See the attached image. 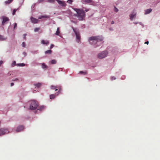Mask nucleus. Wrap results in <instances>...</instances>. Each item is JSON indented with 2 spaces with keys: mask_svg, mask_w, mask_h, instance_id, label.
Listing matches in <instances>:
<instances>
[{
  "mask_svg": "<svg viewBox=\"0 0 160 160\" xmlns=\"http://www.w3.org/2000/svg\"><path fill=\"white\" fill-rule=\"evenodd\" d=\"M103 40V37L101 36L92 37L89 38V41L92 44L95 45L98 44L99 42H102Z\"/></svg>",
  "mask_w": 160,
  "mask_h": 160,
  "instance_id": "nucleus-1",
  "label": "nucleus"
},
{
  "mask_svg": "<svg viewBox=\"0 0 160 160\" xmlns=\"http://www.w3.org/2000/svg\"><path fill=\"white\" fill-rule=\"evenodd\" d=\"M55 0H48V2H50L53 3Z\"/></svg>",
  "mask_w": 160,
  "mask_h": 160,
  "instance_id": "nucleus-31",
  "label": "nucleus"
},
{
  "mask_svg": "<svg viewBox=\"0 0 160 160\" xmlns=\"http://www.w3.org/2000/svg\"><path fill=\"white\" fill-rule=\"evenodd\" d=\"M31 20L32 22L34 23H37L38 21V19H36L32 17L31 18Z\"/></svg>",
  "mask_w": 160,
  "mask_h": 160,
  "instance_id": "nucleus-11",
  "label": "nucleus"
},
{
  "mask_svg": "<svg viewBox=\"0 0 160 160\" xmlns=\"http://www.w3.org/2000/svg\"><path fill=\"white\" fill-rule=\"evenodd\" d=\"M71 2H72V1L71 0H70V3H71Z\"/></svg>",
  "mask_w": 160,
  "mask_h": 160,
  "instance_id": "nucleus-45",
  "label": "nucleus"
},
{
  "mask_svg": "<svg viewBox=\"0 0 160 160\" xmlns=\"http://www.w3.org/2000/svg\"><path fill=\"white\" fill-rule=\"evenodd\" d=\"M3 61H0V66L2 63Z\"/></svg>",
  "mask_w": 160,
  "mask_h": 160,
  "instance_id": "nucleus-37",
  "label": "nucleus"
},
{
  "mask_svg": "<svg viewBox=\"0 0 160 160\" xmlns=\"http://www.w3.org/2000/svg\"><path fill=\"white\" fill-rule=\"evenodd\" d=\"M17 10V9H14L13 10V12H12L13 15H14L15 14V12Z\"/></svg>",
  "mask_w": 160,
  "mask_h": 160,
  "instance_id": "nucleus-28",
  "label": "nucleus"
},
{
  "mask_svg": "<svg viewBox=\"0 0 160 160\" xmlns=\"http://www.w3.org/2000/svg\"><path fill=\"white\" fill-rule=\"evenodd\" d=\"M92 1L91 0H82V3H90Z\"/></svg>",
  "mask_w": 160,
  "mask_h": 160,
  "instance_id": "nucleus-16",
  "label": "nucleus"
},
{
  "mask_svg": "<svg viewBox=\"0 0 160 160\" xmlns=\"http://www.w3.org/2000/svg\"><path fill=\"white\" fill-rule=\"evenodd\" d=\"M38 107V103L34 100H32L30 102V109L31 110H34L37 109L38 110H42L45 107L43 106H41L37 108Z\"/></svg>",
  "mask_w": 160,
  "mask_h": 160,
  "instance_id": "nucleus-2",
  "label": "nucleus"
},
{
  "mask_svg": "<svg viewBox=\"0 0 160 160\" xmlns=\"http://www.w3.org/2000/svg\"><path fill=\"white\" fill-rule=\"evenodd\" d=\"M43 0H40V2H41Z\"/></svg>",
  "mask_w": 160,
  "mask_h": 160,
  "instance_id": "nucleus-44",
  "label": "nucleus"
},
{
  "mask_svg": "<svg viewBox=\"0 0 160 160\" xmlns=\"http://www.w3.org/2000/svg\"><path fill=\"white\" fill-rule=\"evenodd\" d=\"M114 23V22L113 21H112L111 22V24H113Z\"/></svg>",
  "mask_w": 160,
  "mask_h": 160,
  "instance_id": "nucleus-41",
  "label": "nucleus"
},
{
  "mask_svg": "<svg viewBox=\"0 0 160 160\" xmlns=\"http://www.w3.org/2000/svg\"><path fill=\"white\" fill-rule=\"evenodd\" d=\"M58 3L62 6H66V4L63 1H62L59 0H57Z\"/></svg>",
  "mask_w": 160,
  "mask_h": 160,
  "instance_id": "nucleus-12",
  "label": "nucleus"
},
{
  "mask_svg": "<svg viewBox=\"0 0 160 160\" xmlns=\"http://www.w3.org/2000/svg\"><path fill=\"white\" fill-rule=\"evenodd\" d=\"M22 45L23 47H25L26 46L25 43L24 42H23L22 43Z\"/></svg>",
  "mask_w": 160,
  "mask_h": 160,
  "instance_id": "nucleus-30",
  "label": "nucleus"
},
{
  "mask_svg": "<svg viewBox=\"0 0 160 160\" xmlns=\"http://www.w3.org/2000/svg\"><path fill=\"white\" fill-rule=\"evenodd\" d=\"M23 54L25 56H26V53L25 52H23Z\"/></svg>",
  "mask_w": 160,
  "mask_h": 160,
  "instance_id": "nucleus-40",
  "label": "nucleus"
},
{
  "mask_svg": "<svg viewBox=\"0 0 160 160\" xmlns=\"http://www.w3.org/2000/svg\"><path fill=\"white\" fill-rule=\"evenodd\" d=\"M108 54L107 51H104L102 52L99 53L98 55V57L99 59H102L106 57Z\"/></svg>",
  "mask_w": 160,
  "mask_h": 160,
  "instance_id": "nucleus-4",
  "label": "nucleus"
},
{
  "mask_svg": "<svg viewBox=\"0 0 160 160\" xmlns=\"http://www.w3.org/2000/svg\"><path fill=\"white\" fill-rule=\"evenodd\" d=\"M54 45H53V44H51V46H50V49H52V48L54 47Z\"/></svg>",
  "mask_w": 160,
  "mask_h": 160,
  "instance_id": "nucleus-35",
  "label": "nucleus"
},
{
  "mask_svg": "<svg viewBox=\"0 0 160 160\" xmlns=\"http://www.w3.org/2000/svg\"><path fill=\"white\" fill-rule=\"evenodd\" d=\"M88 10H88V9H86V10H85V11L86 12H87L88 11Z\"/></svg>",
  "mask_w": 160,
  "mask_h": 160,
  "instance_id": "nucleus-43",
  "label": "nucleus"
},
{
  "mask_svg": "<svg viewBox=\"0 0 160 160\" xmlns=\"http://www.w3.org/2000/svg\"><path fill=\"white\" fill-rule=\"evenodd\" d=\"M49 18V17L48 16H40L39 17L38 19H41L43 18Z\"/></svg>",
  "mask_w": 160,
  "mask_h": 160,
  "instance_id": "nucleus-17",
  "label": "nucleus"
},
{
  "mask_svg": "<svg viewBox=\"0 0 160 160\" xmlns=\"http://www.w3.org/2000/svg\"><path fill=\"white\" fill-rule=\"evenodd\" d=\"M111 79L112 80H114L116 79V78L114 77H112L111 78Z\"/></svg>",
  "mask_w": 160,
  "mask_h": 160,
  "instance_id": "nucleus-33",
  "label": "nucleus"
},
{
  "mask_svg": "<svg viewBox=\"0 0 160 160\" xmlns=\"http://www.w3.org/2000/svg\"><path fill=\"white\" fill-rule=\"evenodd\" d=\"M34 85L37 88H39L41 86V84L40 83H38L37 84H34Z\"/></svg>",
  "mask_w": 160,
  "mask_h": 160,
  "instance_id": "nucleus-19",
  "label": "nucleus"
},
{
  "mask_svg": "<svg viewBox=\"0 0 160 160\" xmlns=\"http://www.w3.org/2000/svg\"><path fill=\"white\" fill-rule=\"evenodd\" d=\"M50 62L52 64H55L56 63L57 61L55 59H53L51 60Z\"/></svg>",
  "mask_w": 160,
  "mask_h": 160,
  "instance_id": "nucleus-20",
  "label": "nucleus"
},
{
  "mask_svg": "<svg viewBox=\"0 0 160 160\" xmlns=\"http://www.w3.org/2000/svg\"><path fill=\"white\" fill-rule=\"evenodd\" d=\"M73 29L76 36L77 39L78 40V42H79L80 40V36L78 32H76L74 29Z\"/></svg>",
  "mask_w": 160,
  "mask_h": 160,
  "instance_id": "nucleus-10",
  "label": "nucleus"
},
{
  "mask_svg": "<svg viewBox=\"0 0 160 160\" xmlns=\"http://www.w3.org/2000/svg\"><path fill=\"white\" fill-rule=\"evenodd\" d=\"M50 88L51 89L55 90V91H57L58 89L59 90L58 92H61L62 89L61 87L60 86H55L51 85L50 87Z\"/></svg>",
  "mask_w": 160,
  "mask_h": 160,
  "instance_id": "nucleus-5",
  "label": "nucleus"
},
{
  "mask_svg": "<svg viewBox=\"0 0 160 160\" xmlns=\"http://www.w3.org/2000/svg\"><path fill=\"white\" fill-rule=\"evenodd\" d=\"M24 128V127L23 126H19L17 127L16 131L17 132H20L23 130Z\"/></svg>",
  "mask_w": 160,
  "mask_h": 160,
  "instance_id": "nucleus-8",
  "label": "nucleus"
},
{
  "mask_svg": "<svg viewBox=\"0 0 160 160\" xmlns=\"http://www.w3.org/2000/svg\"><path fill=\"white\" fill-rule=\"evenodd\" d=\"M41 43L43 44H46L47 45L49 43V42L48 41H45L44 40H42L41 41Z\"/></svg>",
  "mask_w": 160,
  "mask_h": 160,
  "instance_id": "nucleus-13",
  "label": "nucleus"
},
{
  "mask_svg": "<svg viewBox=\"0 0 160 160\" xmlns=\"http://www.w3.org/2000/svg\"><path fill=\"white\" fill-rule=\"evenodd\" d=\"M75 10L77 12V17L80 20H83L85 18V12L82 9L76 8Z\"/></svg>",
  "mask_w": 160,
  "mask_h": 160,
  "instance_id": "nucleus-3",
  "label": "nucleus"
},
{
  "mask_svg": "<svg viewBox=\"0 0 160 160\" xmlns=\"http://www.w3.org/2000/svg\"><path fill=\"white\" fill-rule=\"evenodd\" d=\"M136 15V14L135 13H134V12L130 15V18L131 20H132L133 19L134 17Z\"/></svg>",
  "mask_w": 160,
  "mask_h": 160,
  "instance_id": "nucleus-14",
  "label": "nucleus"
},
{
  "mask_svg": "<svg viewBox=\"0 0 160 160\" xmlns=\"http://www.w3.org/2000/svg\"><path fill=\"white\" fill-rule=\"evenodd\" d=\"M6 38H5L3 36L0 35V40H4Z\"/></svg>",
  "mask_w": 160,
  "mask_h": 160,
  "instance_id": "nucleus-23",
  "label": "nucleus"
},
{
  "mask_svg": "<svg viewBox=\"0 0 160 160\" xmlns=\"http://www.w3.org/2000/svg\"><path fill=\"white\" fill-rule=\"evenodd\" d=\"M60 93V92H58L57 93H55V94H52L50 95V98L51 99H54L55 97L59 95Z\"/></svg>",
  "mask_w": 160,
  "mask_h": 160,
  "instance_id": "nucleus-9",
  "label": "nucleus"
},
{
  "mask_svg": "<svg viewBox=\"0 0 160 160\" xmlns=\"http://www.w3.org/2000/svg\"><path fill=\"white\" fill-rule=\"evenodd\" d=\"M42 67L43 68H47V66L45 65V63H42Z\"/></svg>",
  "mask_w": 160,
  "mask_h": 160,
  "instance_id": "nucleus-24",
  "label": "nucleus"
},
{
  "mask_svg": "<svg viewBox=\"0 0 160 160\" xmlns=\"http://www.w3.org/2000/svg\"><path fill=\"white\" fill-rule=\"evenodd\" d=\"M79 73L80 74H83L84 75H86L87 74V72L85 71V72H83L82 71H81L79 72Z\"/></svg>",
  "mask_w": 160,
  "mask_h": 160,
  "instance_id": "nucleus-25",
  "label": "nucleus"
},
{
  "mask_svg": "<svg viewBox=\"0 0 160 160\" xmlns=\"http://www.w3.org/2000/svg\"><path fill=\"white\" fill-rule=\"evenodd\" d=\"M18 81V78H16L15 79H12V81Z\"/></svg>",
  "mask_w": 160,
  "mask_h": 160,
  "instance_id": "nucleus-36",
  "label": "nucleus"
},
{
  "mask_svg": "<svg viewBox=\"0 0 160 160\" xmlns=\"http://www.w3.org/2000/svg\"><path fill=\"white\" fill-rule=\"evenodd\" d=\"M15 63H16V62H15V61H14V62H13V63H12V64H13V65H15Z\"/></svg>",
  "mask_w": 160,
  "mask_h": 160,
  "instance_id": "nucleus-42",
  "label": "nucleus"
},
{
  "mask_svg": "<svg viewBox=\"0 0 160 160\" xmlns=\"http://www.w3.org/2000/svg\"><path fill=\"white\" fill-rule=\"evenodd\" d=\"M9 132V131H8V130L7 129L2 128L0 129V136L4 135Z\"/></svg>",
  "mask_w": 160,
  "mask_h": 160,
  "instance_id": "nucleus-6",
  "label": "nucleus"
},
{
  "mask_svg": "<svg viewBox=\"0 0 160 160\" xmlns=\"http://www.w3.org/2000/svg\"><path fill=\"white\" fill-rule=\"evenodd\" d=\"M18 66H22V67L24 66H25V64L24 63H23L18 64Z\"/></svg>",
  "mask_w": 160,
  "mask_h": 160,
  "instance_id": "nucleus-26",
  "label": "nucleus"
},
{
  "mask_svg": "<svg viewBox=\"0 0 160 160\" xmlns=\"http://www.w3.org/2000/svg\"><path fill=\"white\" fill-rule=\"evenodd\" d=\"M152 11V9L151 8L146 10L145 11V14H147L149 13Z\"/></svg>",
  "mask_w": 160,
  "mask_h": 160,
  "instance_id": "nucleus-15",
  "label": "nucleus"
},
{
  "mask_svg": "<svg viewBox=\"0 0 160 160\" xmlns=\"http://www.w3.org/2000/svg\"><path fill=\"white\" fill-rule=\"evenodd\" d=\"M71 2H72V1L71 0H70V3H71Z\"/></svg>",
  "mask_w": 160,
  "mask_h": 160,
  "instance_id": "nucleus-46",
  "label": "nucleus"
},
{
  "mask_svg": "<svg viewBox=\"0 0 160 160\" xmlns=\"http://www.w3.org/2000/svg\"><path fill=\"white\" fill-rule=\"evenodd\" d=\"M52 52V51L51 50H49L47 51H46L45 53V54H51Z\"/></svg>",
  "mask_w": 160,
  "mask_h": 160,
  "instance_id": "nucleus-18",
  "label": "nucleus"
},
{
  "mask_svg": "<svg viewBox=\"0 0 160 160\" xmlns=\"http://www.w3.org/2000/svg\"><path fill=\"white\" fill-rule=\"evenodd\" d=\"M149 43V42L148 41H147V42H145V44H148Z\"/></svg>",
  "mask_w": 160,
  "mask_h": 160,
  "instance_id": "nucleus-39",
  "label": "nucleus"
},
{
  "mask_svg": "<svg viewBox=\"0 0 160 160\" xmlns=\"http://www.w3.org/2000/svg\"><path fill=\"white\" fill-rule=\"evenodd\" d=\"M114 10L115 12H117L118 11V8H117L115 7H114Z\"/></svg>",
  "mask_w": 160,
  "mask_h": 160,
  "instance_id": "nucleus-29",
  "label": "nucleus"
},
{
  "mask_svg": "<svg viewBox=\"0 0 160 160\" xmlns=\"http://www.w3.org/2000/svg\"><path fill=\"white\" fill-rule=\"evenodd\" d=\"M17 23H14V29H15L16 28H17Z\"/></svg>",
  "mask_w": 160,
  "mask_h": 160,
  "instance_id": "nucleus-32",
  "label": "nucleus"
},
{
  "mask_svg": "<svg viewBox=\"0 0 160 160\" xmlns=\"http://www.w3.org/2000/svg\"><path fill=\"white\" fill-rule=\"evenodd\" d=\"M13 0H8V1H6L5 2V3L6 4H9Z\"/></svg>",
  "mask_w": 160,
  "mask_h": 160,
  "instance_id": "nucleus-21",
  "label": "nucleus"
},
{
  "mask_svg": "<svg viewBox=\"0 0 160 160\" xmlns=\"http://www.w3.org/2000/svg\"><path fill=\"white\" fill-rule=\"evenodd\" d=\"M39 30H40V28H35L34 31L35 32H37Z\"/></svg>",
  "mask_w": 160,
  "mask_h": 160,
  "instance_id": "nucleus-27",
  "label": "nucleus"
},
{
  "mask_svg": "<svg viewBox=\"0 0 160 160\" xmlns=\"http://www.w3.org/2000/svg\"><path fill=\"white\" fill-rule=\"evenodd\" d=\"M27 34H24V35H23V38H24V39H26V36Z\"/></svg>",
  "mask_w": 160,
  "mask_h": 160,
  "instance_id": "nucleus-34",
  "label": "nucleus"
},
{
  "mask_svg": "<svg viewBox=\"0 0 160 160\" xmlns=\"http://www.w3.org/2000/svg\"><path fill=\"white\" fill-rule=\"evenodd\" d=\"M1 18L2 19V25H4L5 24L7 23V22H8L9 21V18L5 16H2Z\"/></svg>",
  "mask_w": 160,
  "mask_h": 160,
  "instance_id": "nucleus-7",
  "label": "nucleus"
},
{
  "mask_svg": "<svg viewBox=\"0 0 160 160\" xmlns=\"http://www.w3.org/2000/svg\"><path fill=\"white\" fill-rule=\"evenodd\" d=\"M60 33V32L59 30V28H58L57 29V30L55 34L57 35H58Z\"/></svg>",
  "mask_w": 160,
  "mask_h": 160,
  "instance_id": "nucleus-22",
  "label": "nucleus"
},
{
  "mask_svg": "<svg viewBox=\"0 0 160 160\" xmlns=\"http://www.w3.org/2000/svg\"><path fill=\"white\" fill-rule=\"evenodd\" d=\"M14 83H13V82H12L11 83V86H13V85H14Z\"/></svg>",
  "mask_w": 160,
  "mask_h": 160,
  "instance_id": "nucleus-38",
  "label": "nucleus"
}]
</instances>
